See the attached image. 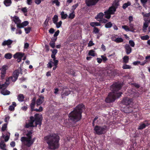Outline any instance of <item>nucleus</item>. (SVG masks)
I'll return each mask as SVG.
<instances>
[{
  "label": "nucleus",
  "mask_w": 150,
  "mask_h": 150,
  "mask_svg": "<svg viewBox=\"0 0 150 150\" xmlns=\"http://www.w3.org/2000/svg\"><path fill=\"white\" fill-rule=\"evenodd\" d=\"M44 140L48 145V149L55 150L59 147L60 137L57 134L51 133L46 136L44 137Z\"/></svg>",
  "instance_id": "1"
},
{
  "label": "nucleus",
  "mask_w": 150,
  "mask_h": 150,
  "mask_svg": "<svg viewBox=\"0 0 150 150\" xmlns=\"http://www.w3.org/2000/svg\"><path fill=\"white\" fill-rule=\"evenodd\" d=\"M122 86L120 84L115 83H113L110 87V90L113 92H110L105 99V101L108 103H110L115 101L116 98L121 96L122 93L117 92L121 88Z\"/></svg>",
  "instance_id": "2"
},
{
  "label": "nucleus",
  "mask_w": 150,
  "mask_h": 150,
  "mask_svg": "<svg viewBox=\"0 0 150 150\" xmlns=\"http://www.w3.org/2000/svg\"><path fill=\"white\" fill-rule=\"evenodd\" d=\"M85 109V105L82 103L77 105L69 115V120L74 122H77L82 118L83 110Z\"/></svg>",
  "instance_id": "3"
},
{
  "label": "nucleus",
  "mask_w": 150,
  "mask_h": 150,
  "mask_svg": "<svg viewBox=\"0 0 150 150\" xmlns=\"http://www.w3.org/2000/svg\"><path fill=\"white\" fill-rule=\"evenodd\" d=\"M98 118V116H97L93 120L92 125L94 127V133L98 135L105 134L107 131V127L106 125L99 126L96 125L95 124H98V121L97 120Z\"/></svg>",
  "instance_id": "4"
},
{
  "label": "nucleus",
  "mask_w": 150,
  "mask_h": 150,
  "mask_svg": "<svg viewBox=\"0 0 150 150\" xmlns=\"http://www.w3.org/2000/svg\"><path fill=\"white\" fill-rule=\"evenodd\" d=\"M28 137H22L21 138V141L23 142L24 146L28 147H30L34 142V138L32 139V136L31 135L27 136Z\"/></svg>",
  "instance_id": "5"
},
{
  "label": "nucleus",
  "mask_w": 150,
  "mask_h": 150,
  "mask_svg": "<svg viewBox=\"0 0 150 150\" xmlns=\"http://www.w3.org/2000/svg\"><path fill=\"white\" fill-rule=\"evenodd\" d=\"M33 120L35 122V127H37L38 125L40 127L42 124V121L43 120V117L42 114L38 113L35 115L34 117L33 116Z\"/></svg>",
  "instance_id": "6"
},
{
  "label": "nucleus",
  "mask_w": 150,
  "mask_h": 150,
  "mask_svg": "<svg viewBox=\"0 0 150 150\" xmlns=\"http://www.w3.org/2000/svg\"><path fill=\"white\" fill-rule=\"evenodd\" d=\"M35 102L36 98H35L34 97L32 100L31 103L30 104V110L31 111L33 112V111H35L37 112H42L43 110V109L42 107L41 106L39 107L38 109L34 108L35 105Z\"/></svg>",
  "instance_id": "7"
},
{
  "label": "nucleus",
  "mask_w": 150,
  "mask_h": 150,
  "mask_svg": "<svg viewBox=\"0 0 150 150\" xmlns=\"http://www.w3.org/2000/svg\"><path fill=\"white\" fill-rule=\"evenodd\" d=\"M20 74L19 70L18 69L14 71L13 73L12 76L10 77L9 79L12 81L15 82L17 79Z\"/></svg>",
  "instance_id": "8"
},
{
  "label": "nucleus",
  "mask_w": 150,
  "mask_h": 150,
  "mask_svg": "<svg viewBox=\"0 0 150 150\" xmlns=\"http://www.w3.org/2000/svg\"><path fill=\"white\" fill-rule=\"evenodd\" d=\"M99 0H85V3L88 7L96 5Z\"/></svg>",
  "instance_id": "9"
},
{
  "label": "nucleus",
  "mask_w": 150,
  "mask_h": 150,
  "mask_svg": "<svg viewBox=\"0 0 150 150\" xmlns=\"http://www.w3.org/2000/svg\"><path fill=\"white\" fill-rule=\"evenodd\" d=\"M132 99L128 97H125L123 98L122 103L125 105H129L132 103Z\"/></svg>",
  "instance_id": "10"
},
{
  "label": "nucleus",
  "mask_w": 150,
  "mask_h": 150,
  "mask_svg": "<svg viewBox=\"0 0 150 150\" xmlns=\"http://www.w3.org/2000/svg\"><path fill=\"white\" fill-rule=\"evenodd\" d=\"M33 116H31L30 117L29 122L28 123L26 124L25 126V128H28L30 127H35V125H34V121L33 120Z\"/></svg>",
  "instance_id": "11"
},
{
  "label": "nucleus",
  "mask_w": 150,
  "mask_h": 150,
  "mask_svg": "<svg viewBox=\"0 0 150 150\" xmlns=\"http://www.w3.org/2000/svg\"><path fill=\"white\" fill-rule=\"evenodd\" d=\"M24 55V53L20 52H18L16 53L13 55V57L14 58H18L19 59V61H21V60L22 57Z\"/></svg>",
  "instance_id": "12"
},
{
  "label": "nucleus",
  "mask_w": 150,
  "mask_h": 150,
  "mask_svg": "<svg viewBox=\"0 0 150 150\" xmlns=\"http://www.w3.org/2000/svg\"><path fill=\"white\" fill-rule=\"evenodd\" d=\"M149 123L147 121H145L144 123L140 124L138 128V129L142 130L145 128L146 127L149 125Z\"/></svg>",
  "instance_id": "13"
},
{
  "label": "nucleus",
  "mask_w": 150,
  "mask_h": 150,
  "mask_svg": "<svg viewBox=\"0 0 150 150\" xmlns=\"http://www.w3.org/2000/svg\"><path fill=\"white\" fill-rule=\"evenodd\" d=\"M125 48L127 54H129L132 52V49L129 44H126L125 46Z\"/></svg>",
  "instance_id": "14"
},
{
  "label": "nucleus",
  "mask_w": 150,
  "mask_h": 150,
  "mask_svg": "<svg viewBox=\"0 0 150 150\" xmlns=\"http://www.w3.org/2000/svg\"><path fill=\"white\" fill-rule=\"evenodd\" d=\"M44 98L43 96L40 97L36 101V106L37 107L40 105L44 101Z\"/></svg>",
  "instance_id": "15"
},
{
  "label": "nucleus",
  "mask_w": 150,
  "mask_h": 150,
  "mask_svg": "<svg viewBox=\"0 0 150 150\" xmlns=\"http://www.w3.org/2000/svg\"><path fill=\"white\" fill-rule=\"evenodd\" d=\"M13 42V40L10 39H8L7 40L4 41L2 42V45L3 46H5L6 45L8 46L11 45Z\"/></svg>",
  "instance_id": "16"
},
{
  "label": "nucleus",
  "mask_w": 150,
  "mask_h": 150,
  "mask_svg": "<svg viewBox=\"0 0 150 150\" xmlns=\"http://www.w3.org/2000/svg\"><path fill=\"white\" fill-rule=\"evenodd\" d=\"M104 16V14L102 12H100L98 13L96 16L95 17V18L98 20H101L103 18V16Z\"/></svg>",
  "instance_id": "17"
},
{
  "label": "nucleus",
  "mask_w": 150,
  "mask_h": 150,
  "mask_svg": "<svg viewBox=\"0 0 150 150\" xmlns=\"http://www.w3.org/2000/svg\"><path fill=\"white\" fill-rule=\"evenodd\" d=\"M8 67L7 66L4 65L2 66L0 69L1 71V74H6V71Z\"/></svg>",
  "instance_id": "18"
},
{
  "label": "nucleus",
  "mask_w": 150,
  "mask_h": 150,
  "mask_svg": "<svg viewBox=\"0 0 150 150\" xmlns=\"http://www.w3.org/2000/svg\"><path fill=\"white\" fill-rule=\"evenodd\" d=\"M6 145L3 140H1L0 142V148L3 150H6Z\"/></svg>",
  "instance_id": "19"
},
{
  "label": "nucleus",
  "mask_w": 150,
  "mask_h": 150,
  "mask_svg": "<svg viewBox=\"0 0 150 150\" xmlns=\"http://www.w3.org/2000/svg\"><path fill=\"white\" fill-rule=\"evenodd\" d=\"M123 141L119 139H117L115 141V142L121 146H122L123 144Z\"/></svg>",
  "instance_id": "20"
},
{
  "label": "nucleus",
  "mask_w": 150,
  "mask_h": 150,
  "mask_svg": "<svg viewBox=\"0 0 150 150\" xmlns=\"http://www.w3.org/2000/svg\"><path fill=\"white\" fill-rule=\"evenodd\" d=\"M0 91L1 93L4 95H8L10 93V91L6 90V89H2L1 90H0Z\"/></svg>",
  "instance_id": "21"
},
{
  "label": "nucleus",
  "mask_w": 150,
  "mask_h": 150,
  "mask_svg": "<svg viewBox=\"0 0 150 150\" xmlns=\"http://www.w3.org/2000/svg\"><path fill=\"white\" fill-rule=\"evenodd\" d=\"M116 8H114L113 6H111L109 7L108 10L112 15L114 14L115 12L116 11Z\"/></svg>",
  "instance_id": "22"
},
{
  "label": "nucleus",
  "mask_w": 150,
  "mask_h": 150,
  "mask_svg": "<svg viewBox=\"0 0 150 150\" xmlns=\"http://www.w3.org/2000/svg\"><path fill=\"white\" fill-rule=\"evenodd\" d=\"M24 98V95L22 94H19L17 97V99L20 102H23Z\"/></svg>",
  "instance_id": "23"
},
{
  "label": "nucleus",
  "mask_w": 150,
  "mask_h": 150,
  "mask_svg": "<svg viewBox=\"0 0 150 150\" xmlns=\"http://www.w3.org/2000/svg\"><path fill=\"white\" fill-rule=\"evenodd\" d=\"M104 14L105 15V18L108 19H110L111 17V15H112L108 10L104 12Z\"/></svg>",
  "instance_id": "24"
},
{
  "label": "nucleus",
  "mask_w": 150,
  "mask_h": 150,
  "mask_svg": "<svg viewBox=\"0 0 150 150\" xmlns=\"http://www.w3.org/2000/svg\"><path fill=\"white\" fill-rule=\"evenodd\" d=\"M4 3L6 6H8L11 5L12 3V1L11 0H4Z\"/></svg>",
  "instance_id": "25"
},
{
  "label": "nucleus",
  "mask_w": 150,
  "mask_h": 150,
  "mask_svg": "<svg viewBox=\"0 0 150 150\" xmlns=\"http://www.w3.org/2000/svg\"><path fill=\"white\" fill-rule=\"evenodd\" d=\"M8 86V84L6 82L2 84H0V91L3 89H6Z\"/></svg>",
  "instance_id": "26"
},
{
  "label": "nucleus",
  "mask_w": 150,
  "mask_h": 150,
  "mask_svg": "<svg viewBox=\"0 0 150 150\" xmlns=\"http://www.w3.org/2000/svg\"><path fill=\"white\" fill-rule=\"evenodd\" d=\"M90 25L92 27H95L96 26H100L101 25V24L100 22H91L90 23Z\"/></svg>",
  "instance_id": "27"
},
{
  "label": "nucleus",
  "mask_w": 150,
  "mask_h": 150,
  "mask_svg": "<svg viewBox=\"0 0 150 150\" xmlns=\"http://www.w3.org/2000/svg\"><path fill=\"white\" fill-rule=\"evenodd\" d=\"M123 63H125V64H127L129 62V57L128 56H125L123 57Z\"/></svg>",
  "instance_id": "28"
},
{
  "label": "nucleus",
  "mask_w": 150,
  "mask_h": 150,
  "mask_svg": "<svg viewBox=\"0 0 150 150\" xmlns=\"http://www.w3.org/2000/svg\"><path fill=\"white\" fill-rule=\"evenodd\" d=\"M131 5V3L129 1H128L127 3H125L123 4L122 7L123 9H125L128 6Z\"/></svg>",
  "instance_id": "29"
},
{
  "label": "nucleus",
  "mask_w": 150,
  "mask_h": 150,
  "mask_svg": "<svg viewBox=\"0 0 150 150\" xmlns=\"http://www.w3.org/2000/svg\"><path fill=\"white\" fill-rule=\"evenodd\" d=\"M119 6V1H114L112 6H113V7H114V8H116V9L118 8V7Z\"/></svg>",
  "instance_id": "30"
},
{
  "label": "nucleus",
  "mask_w": 150,
  "mask_h": 150,
  "mask_svg": "<svg viewBox=\"0 0 150 150\" xmlns=\"http://www.w3.org/2000/svg\"><path fill=\"white\" fill-rule=\"evenodd\" d=\"M114 41L117 43H119L123 41V40L122 38H116Z\"/></svg>",
  "instance_id": "31"
},
{
  "label": "nucleus",
  "mask_w": 150,
  "mask_h": 150,
  "mask_svg": "<svg viewBox=\"0 0 150 150\" xmlns=\"http://www.w3.org/2000/svg\"><path fill=\"white\" fill-rule=\"evenodd\" d=\"M75 16V13L74 11H72L69 15L68 18L70 19H73Z\"/></svg>",
  "instance_id": "32"
},
{
  "label": "nucleus",
  "mask_w": 150,
  "mask_h": 150,
  "mask_svg": "<svg viewBox=\"0 0 150 150\" xmlns=\"http://www.w3.org/2000/svg\"><path fill=\"white\" fill-rule=\"evenodd\" d=\"M125 109H126V113H131L133 112L132 108L126 107Z\"/></svg>",
  "instance_id": "33"
},
{
  "label": "nucleus",
  "mask_w": 150,
  "mask_h": 150,
  "mask_svg": "<svg viewBox=\"0 0 150 150\" xmlns=\"http://www.w3.org/2000/svg\"><path fill=\"white\" fill-rule=\"evenodd\" d=\"M112 24L111 22H109L106 23L105 25V27L106 28H110L112 26Z\"/></svg>",
  "instance_id": "34"
},
{
  "label": "nucleus",
  "mask_w": 150,
  "mask_h": 150,
  "mask_svg": "<svg viewBox=\"0 0 150 150\" xmlns=\"http://www.w3.org/2000/svg\"><path fill=\"white\" fill-rule=\"evenodd\" d=\"M61 18L62 19H65L68 16L67 14H65L64 12L63 11L61 13Z\"/></svg>",
  "instance_id": "35"
},
{
  "label": "nucleus",
  "mask_w": 150,
  "mask_h": 150,
  "mask_svg": "<svg viewBox=\"0 0 150 150\" xmlns=\"http://www.w3.org/2000/svg\"><path fill=\"white\" fill-rule=\"evenodd\" d=\"M12 57V54L10 53H6L4 57L8 59H11Z\"/></svg>",
  "instance_id": "36"
},
{
  "label": "nucleus",
  "mask_w": 150,
  "mask_h": 150,
  "mask_svg": "<svg viewBox=\"0 0 150 150\" xmlns=\"http://www.w3.org/2000/svg\"><path fill=\"white\" fill-rule=\"evenodd\" d=\"M58 16L57 15H55L52 18L53 23L55 24L57 22L58 20Z\"/></svg>",
  "instance_id": "37"
},
{
  "label": "nucleus",
  "mask_w": 150,
  "mask_h": 150,
  "mask_svg": "<svg viewBox=\"0 0 150 150\" xmlns=\"http://www.w3.org/2000/svg\"><path fill=\"white\" fill-rule=\"evenodd\" d=\"M13 21L16 24L18 23H17L20 21L19 18L16 16H14L13 17Z\"/></svg>",
  "instance_id": "38"
},
{
  "label": "nucleus",
  "mask_w": 150,
  "mask_h": 150,
  "mask_svg": "<svg viewBox=\"0 0 150 150\" xmlns=\"http://www.w3.org/2000/svg\"><path fill=\"white\" fill-rule=\"evenodd\" d=\"M122 68L124 69H130L131 67L130 65L126 64H123Z\"/></svg>",
  "instance_id": "39"
},
{
  "label": "nucleus",
  "mask_w": 150,
  "mask_h": 150,
  "mask_svg": "<svg viewBox=\"0 0 150 150\" xmlns=\"http://www.w3.org/2000/svg\"><path fill=\"white\" fill-rule=\"evenodd\" d=\"M95 51L93 50H90L88 53V54L90 56L94 57L95 56Z\"/></svg>",
  "instance_id": "40"
},
{
  "label": "nucleus",
  "mask_w": 150,
  "mask_h": 150,
  "mask_svg": "<svg viewBox=\"0 0 150 150\" xmlns=\"http://www.w3.org/2000/svg\"><path fill=\"white\" fill-rule=\"evenodd\" d=\"M7 123H5L3 125L1 128V130L2 132H4L7 128Z\"/></svg>",
  "instance_id": "41"
},
{
  "label": "nucleus",
  "mask_w": 150,
  "mask_h": 150,
  "mask_svg": "<svg viewBox=\"0 0 150 150\" xmlns=\"http://www.w3.org/2000/svg\"><path fill=\"white\" fill-rule=\"evenodd\" d=\"M149 38V37L147 35L141 37V38L143 40H148Z\"/></svg>",
  "instance_id": "42"
},
{
  "label": "nucleus",
  "mask_w": 150,
  "mask_h": 150,
  "mask_svg": "<svg viewBox=\"0 0 150 150\" xmlns=\"http://www.w3.org/2000/svg\"><path fill=\"white\" fill-rule=\"evenodd\" d=\"M98 21H99V22L100 23H107L108 21L105 19V18H102L101 20H98Z\"/></svg>",
  "instance_id": "43"
},
{
  "label": "nucleus",
  "mask_w": 150,
  "mask_h": 150,
  "mask_svg": "<svg viewBox=\"0 0 150 150\" xmlns=\"http://www.w3.org/2000/svg\"><path fill=\"white\" fill-rule=\"evenodd\" d=\"M31 28L30 27H28L25 28H24L25 30L26 34H28L29 33L31 30Z\"/></svg>",
  "instance_id": "44"
},
{
  "label": "nucleus",
  "mask_w": 150,
  "mask_h": 150,
  "mask_svg": "<svg viewBox=\"0 0 150 150\" xmlns=\"http://www.w3.org/2000/svg\"><path fill=\"white\" fill-rule=\"evenodd\" d=\"M100 30L97 28L95 27L93 29V32L95 34L99 33Z\"/></svg>",
  "instance_id": "45"
},
{
  "label": "nucleus",
  "mask_w": 150,
  "mask_h": 150,
  "mask_svg": "<svg viewBox=\"0 0 150 150\" xmlns=\"http://www.w3.org/2000/svg\"><path fill=\"white\" fill-rule=\"evenodd\" d=\"M79 4L78 3L75 4L72 6V9H71V11H74L75 10L78 6Z\"/></svg>",
  "instance_id": "46"
},
{
  "label": "nucleus",
  "mask_w": 150,
  "mask_h": 150,
  "mask_svg": "<svg viewBox=\"0 0 150 150\" xmlns=\"http://www.w3.org/2000/svg\"><path fill=\"white\" fill-rule=\"evenodd\" d=\"M62 22L61 21H60L59 22L56 23L54 24L56 25V27L57 28H60L62 25Z\"/></svg>",
  "instance_id": "47"
},
{
  "label": "nucleus",
  "mask_w": 150,
  "mask_h": 150,
  "mask_svg": "<svg viewBox=\"0 0 150 150\" xmlns=\"http://www.w3.org/2000/svg\"><path fill=\"white\" fill-rule=\"evenodd\" d=\"M8 134L6 135L5 137L4 140L5 142H6L9 139V136L10 134V133L7 132Z\"/></svg>",
  "instance_id": "48"
},
{
  "label": "nucleus",
  "mask_w": 150,
  "mask_h": 150,
  "mask_svg": "<svg viewBox=\"0 0 150 150\" xmlns=\"http://www.w3.org/2000/svg\"><path fill=\"white\" fill-rule=\"evenodd\" d=\"M122 28L124 29L126 31H131L129 28L128 26L125 25H123L122 26Z\"/></svg>",
  "instance_id": "49"
},
{
  "label": "nucleus",
  "mask_w": 150,
  "mask_h": 150,
  "mask_svg": "<svg viewBox=\"0 0 150 150\" xmlns=\"http://www.w3.org/2000/svg\"><path fill=\"white\" fill-rule=\"evenodd\" d=\"M131 85L134 86L137 88H139L140 87V86L139 84L136 83H131Z\"/></svg>",
  "instance_id": "50"
},
{
  "label": "nucleus",
  "mask_w": 150,
  "mask_h": 150,
  "mask_svg": "<svg viewBox=\"0 0 150 150\" xmlns=\"http://www.w3.org/2000/svg\"><path fill=\"white\" fill-rule=\"evenodd\" d=\"M52 3L53 4H55L57 6H59L60 5V2L58 1V0H54L52 1Z\"/></svg>",
  "instance_id": "51"
},
{
  "label": "nucleus",
  "mask_w": 150,
  "mask_h": 150,
  "mask_svg": "<svg viewBox=\"0 0 150 150\" xmlns=\"http://www.w3.org/2000/svg\"><path fill=\"white\" fill-rule=\"evenodd\" d=\"M129 43L131 47H134V46L135 43L133 41L130 40L129 41Z\"/></svg>",
  "instance_id": "52"
},
{
  "label": "nucleus",
  "mask_w": 150,
  "mask_h": 150,
  "mask_svg": "<svg viewBox=\"0 0 150 150\" xmlns=\"http://www.w3.org/2000/svg\"><path fill=\"white\" fill-rule=\"evenodd\" d=\"M53 61H54V62L52 61L51 62L54 64V66H57L59 62L58 60L55 59Z\"/></svg>",
  "instance_id": "53"
},
{
  "label": "nucleus",
  "mask_w": 150,
  "mask_h": 150,
  "mask_svg": "<svg viewBox=\"0 0 150 150\" xmlns=\"http://www.w3.org/2000/svg\"><path fill=\"white\" fill-rule=\"evenodd\" d=\"M22 23V25L24 27L28 25L29 24V22L27 21H25L23 22Z\"/></svg>",
  "instance_id": "54"
},
{
  "label": "nucleus",
  "mask_w": 150,
  "mask_h": 150,
  "mask_svg": "<svg viewBox=\"0 0 150 150\" xmlns=\"http://www.w3.org/2000/svg\"><path fill=\"white\" fill-rule=\"evenodd\" d=\"M17 24V27L18 28H23L24 27L22 25V23H18Z\"/></svg>",
  "instance_id": "55"
},
{
  "label": "nucleus",
  "mask_w": 150,
  "mask_h": 150,
  "mask_svg": "<svg viewBox=\"0 0 150 150\" xmlns=\"http://www.w3.org/2000/svg\"><path fill=\"white\" fill-rule=\"evenodd\" d=\"M69 93H70L69 91H65L62 95V97L63 98V96H67L69 94Z\"/></svg>",
  "instance_id": "56"
},
{
  "label": "nucleus",
  "mask_w": 150,
  "mask_h": 150,
  "mask_svg": "<svg viewBox=\"0 0 150 150\" xmlns=\"http://www.w3.org/2000/svg\"><path fill=\"white\" fill-rule=\"evenodd\" d=\"M101 57L102 58V60H103V61L104 62L107 60L108 59L106 57L104 56V55H101Z\"/></svg>",
  "instance_id": "57"
},
{
  "label": "nucleus",
  "mask_w": 150,
  "mask_h": 150,
  "mask_svg": "<svg viewBox=\"0 0 150 150\" xmlns=\"http://www.w3.org/2000/svg\"><path fill=\"white\" fill-rule=\"evenodd\" d=\"M52 61H50V62L48 63L47 64V67L48 68H51L52 66V63L51 62Z\"/></svg>",
  "instance_id": "58"
},
{
  "label": "nucleus",
  "mask_w": 150,
  "mask_h": 150,
  "mask_svg": "<svg viewBox=\"0 0 150 150\" xmlns=\"http://www.w3.org/2000/svg\"><path fill=\"white\" fill-rule=\"evenodd\" d=\"M94 45V44L92 40H90L89 43H88V47H91Z\"/></svg>",
  "instance_id": "59"
},
{
  "label": "nucleus",
  "mask_w": 150,
  "mask_h": 150,
  "mask_svg": "<svg viewBox=\"0 0 150 150\" xmlns=\"http://www.w3.org/2000/svg\"><path fill=\"white\" fill-rule=\"evenodd\" d=\"M21 11L24 13H27L28 11L26 7L22 8Z\"/></svg>",
  "instance_id": "60"
},
{
  "label": "nucleus",
  "mask_w": 150,
  "mask_h": 150,
  "mask_svg": "<svg viewBox=\"0 0 150 150\" xmlns=\"http://www.w3.org/2000/svg\"><path fill=\"white\" fill-rule=\"evenodd\" d=\"M149 26V24L148 22H145L143 24V27H144L145 28H147Z\"/></svg>",
  "instance_id": "61"
},
{
  "label": "nucleus",
  "mask_w": 150,
  "mask_h": 150,
  "mask_svg": "<svg viewBox=\"0 0 150 150\" xmlns=\"http://www.w3.org/2000/svg\"><path fill=\"white\" fill-rule=\"evenodd\" d=\"M57 50L56 49H54L52 52V54L55 55L57 52Z\"/></svg>",
  "instance_id": "62"
},
{
  "label": "nucleus",
  "mask_w": 150,
  "mask_h": 150,
  "mask_svg": "<svg viewBox=\"0 0 150 150\" xmlns=\"http://www.w3.org/2000/svg\"><path fill=\"white\" fill-rule=\"evenodd\" d=\"M59 30H57L55 33L54 35V37H57L59 35Z\"/></svg>",
  "instance_id": "63"
},
{
  "label": "nucleus",
  "mask_w": 150,
  "mask_h": 150,
  "mask_svg": "<svg viewBox=\"0 0 150 150\" xmlns=\"http://www.w3.org/2000/svg\"><path fill=\"white\" fill-rule=\"evenodd\" d=\"M148 1V0H141V2L143 5L146 4Z\"/></svg>",
  "instance_id": "64"
}]
</instances>
